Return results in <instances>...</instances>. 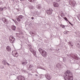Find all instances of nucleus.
I'll return each mask as SVG.
<instances>
[{
    "mask_svg": "<svg viewBox=\"0 0 80 80\" xmlns=\"http://www.w3.org/2000/svg\"><path fill=\"white\" fill-rule=\"evenodd\" d=\"M66 75L64 77L65 80H73V79L72 74L69 70H68L66 72Z\"/></svg>",
    "mask_w": 80,
    "mask_h": 80,
    "instance_id": "f257e3e1",
    "label": "nucleus"
},
{
    "mask_svg": "<svg viewBox=\"0 0 80 80\" xmlns=\"http://www.w3.org/2000/svg\"><path fill=\"white\" fill-rule=\"evenodd\" d=\"M68 32H69L66 31L64 32V34H67V33H68Z\"/></svg>",
    "mask_w": 80,
    "mask_h": 80,
    "instance_id": "6ab92c4d",
    "label": "nucleus"
},
{
    "mask_svg": "<svg viewBox=\"0 0 80 80\" xmlns=\"http://www.w3.org/2000/svg\"><path fill=\"white\" fill-rule=\"evenodd\" d=\"M38 8H39V9L40 8V6H38Z\"/></svg>",
    "mask_w": 80,
    "mask_h": 80,
    "instance_id": "cd10ccee",
    "label": "nucleus"
},
{
    "mask_svg": "<svg viewBox=\"0 0 80 80\" xmlns=\"http://www.w3.org/2000/svg\"><path fill=\"white\" fill-rule=\"evenodd\" d=\"M38 51L40 53L41 52V54L42 57L45 58L48 56V54L45 51L43 50L40 48L38 49Z\"/></svg>",
    "mask_w": 80,
    "mask_h": 80,
    "instance_id": "f03ea898",
    "label": "nucleus"
},
{
    "mask_svg": "<svg viewBox=\"0 0 80 80\" xmlns=\"http://www.w3.org/2000/svg\"><path fill=\"white\" fill-rule=\"evenodd\" d=\"M26 63H27V62L26 61L22 62V65H25V64H26Z\"/></svg>",
    "mask_w": 80,
    "mask_h": 80,
    "instance_id": "dca6fc26",
    "label": "nucleus"
},
{
    "mask_svg": "<svg viewBox=\"0 0 80 80\" xmlns=\"http://www.w3.org/2000/svg\"><path fill=\"white\" fill-rule=\"evenodd\" d=\"M2 63L4 65H6V62L5 61V60H3L2 61Z\"/></svg>",
    "mask_w": 80,
    "mask_h": 80,
    "instance_id": "f3484780",
    "label": "nucleus"
},
{
    "mask_svg": "<svg viewBox=\"0 0 80 80\" xmlns=\"http://www.w3.org/2000/svg\"><path fill=\"white\" fill-rule=\"evenodd\" d=\"M46 12L48 15H51L53 13V10L52 8H50L49 10L46 11Z\"/></svg>",
    "mask_w": 80,
    "mask_h": 80,
    "instance_id": "39448f33",
    "label": "nucleus"
},
{
    "mask_svg": "<svg viewBox=\"0 0 80 80\" xmlns=\"http://www.w3.org/2000/svg\"><path fill=\"white\" fill-rule=\"evenodd\" d=\"M17 78L18 79V80H25V78L21 75L18 76Z\"/></svg>",
    "mask_w": 80,
    "mask_h": 80,
    "instance_id": "0eeeda50",
    "label": "nucleus"
},
{
    "mask_svg": "<svg viewBox=\"0 0 80 80\" xmlns=\"http://www.w3.org/2000/svg\"><path fill=\"white\" fill-rule=\"evenodd\" d=\"M31 18L32 20H33V19H34V18H33V17H32Z\"/></svg>",
    "mask_w": 80,
    "mask_h": 80,
    "instance_id": "bb28decb",
    "label": "nucleus"
},
{
    "mask_svg": "<svg viewBox=\"0 0 80 80\" xmlns=\"http://www.w3.org/2000/svg\"><path fill=\"white\" fill-rule=\"evenodd\" d=\"M2 20L5 24H8V21L5 18H2Z\"/></svg>",
    "mask_w": 80,
    "mask_h": 80,
    "instance_id": "1a4fd4ad",
    "label": "nucleus"
},
{
    "mask_svg": "<svg viewBox=\"0 0 80 80\" xmlns=\"http://www.w3.org/2000/svg\"><path fill=\"white\" fill-rule=\"evenodd\" d=\"M6 49L8 51L10 52L11 51V48L10 47L8 46H7L6 48Z\"/></svg>",
    "mask_w": 80,
    "mask_h": 80,
    "instance_id": "4468645a",
    "label": "nucleus"
},
{
    "mask_svg": "<svg viewBox=\"0 0 80 80\" xmlns=\"http://www.w3.org/2000/svg\"><path fill=\"white\" fill-rule=\"evenodd\" d=\"M63 18H64V19H65V20H66V21H68V22H69V24H70V25H71L72 26H73V24L72 23H71V22H70V21H69L68 20V19H67V18L65 17Z\"/></svg>",
    "mask_w": 80,
    "mask_h": 80,
    "instance_id": "9b49d317",
    "label": "nucleus"
},
{
    "mask_svg": "<svg viewBox=\"0 0 80 80\" xmlns=\"http://www.w3.org/2000/svg\"><path fill=\"white\" fill-rule=\"evenodd\" d=\"M31 70H32V69H31Z\"/></svg>",
    "mask_w": 80,
    "mask_h": 80,
    "instance_id": "c756f323",
    "label": "nucleus"
},
{
    "mask_svg": "<svg viewBox=\"0 0 80 80\" xmlns=\"http://www.w3.org/2000/svg\"><path fill=\"white\" fill-rule=\"evenodd\" d=\"M24 0H21V1H24Z\"/></svg>",
    "mask_w": 80,
    "mask_h": 80,
    "instance_id": "c85d7f7f",
    "label": "nucleus"
},
{
    "mask_svg": "<svg viewBox=\"0 0 80 80\" xmlns=\"http://www.w3.org/2000/svg\"><path fill=\"white\" fill-rule=\"evenodd\" d=\"M72 58H74V59H76V60H78L79 58L77 56L75 55H74L73 56H72Z\"/></svg>",
    "mask_w": 80,
    "mask_h": 80,
    "instance_id": "ddd939ff",
    "label": "nucleus"
},
{
    "mask_svg": "<svg viewBox=\"0 0 80 80\" xmlns=\"http://www.w3.org/2000/svg\"><path fill=\"white\" fill-rule=\"evenodd\" d=\"M32 67H33V65H30L29 66V68H30H30H31Z\"/></svg>",
    "mask_w": 80,
    "mask_h": 80,
    "instance_id": "aec40b11",
    "label": "nucleus"
},
{
    "mask_svg": "<svg viewBox=\"0 0 80 80\" xmlns=\"http://www.w3.org/2000/svg\"><path fill=\"white\" fill-rule=\"evenodd\" d=\"M11 28L13 30H16V27L15 26H12Z\"/></svg>",
    "mask_w": 80,
    "mask_h": 80,
    "instance_id": "2eb2a0df",
    "label": "nucleus"
},
{
    "mask_svg": "<svg viewBox=\"0 0 80 80\" xmlns=\"http://www.w3.org/2000/svg\"><path fill=\"white\" fill-rule=\"evenodd\" d=\"M60 26L62 27V28H65V26L64 25H62V24H61L60 25Z\"/></svg>",
    "mask_w": 80,
    "mask_h": 80,
    "instance_id": "a211bd4d",
    "label": "nucleus"
},
{
    "mask_svg": "<svg viewBox=\"0 0 80 80\" xmlns=\"http://www.w3.org/2000/svg\"><path fill=\"white\" fill-rule=\"evenodd\" d=\"M32 0H28V1H29V2H32Z\"/></svg>",
    "mask_w": 80,
    "mask_h": 80,
    "instance_id": "393cba45",
    "label": "nucleus"
},
{
    "mask_svg": "<svg viewBox=\"0 0 80 80\" xmlns=\"http://www.w3.org/2000/svg\"><path fill=\"white\" fill-rule=\"evenodd\" d=\"M60 66V64L59 63H58L57 65V67H58L59 66Z\"/></svg>",
    "mask_w": 80,
    "mask_h": 80,
    "instance_id": "4be33fe9",
    "label": "nucleus"
},
{
    "mask_svg": "<svg viewBox=\"0 0 80 80\" xmlns=\"http://www.w3.org/2000/svg\"><path fill=\"white\" fill-rule=\"evenodd\" d=\"M12 55L15 57H17L18 56V53L17 52V51L15 50L12 51Z\"/></svg>",
    "mask_w": 80,
    "mask_h": 80,
    "instance_id": "20e7f679",
    "label": "nucleus"
},
{
    "mask_svg": "<svg viewBox=\"0 0 80 80\" xmlns=\"http://www.w3.org/2000/svg\"><path fill=\"white\" fill-rule=\"evenodd\" d=\"M77 45H78V47H79L80 46V44H79V43H78Z\"/></svg>",
    "mask_w": 80,
    "mask_h": 80,
    "instance_id": "b1692460",
    "label": "nucleus"
},
{
    "mask_svg": "<svg viewBox=\"0 0 80 80\" xmlns=\"http://www.w3.org/2000/svg\"><path fill=\"white\" fill-rule=\"evenodd\" d=\"M3 10V8H0V12H1V11H2V10Z\"/></svg>",
    "mask_w": 80,
    "mask_h": 80,
    "instance_id": "412c9836",
    "label": "nucleus"
},
{
    "mask_svg": "<svg viewBox=\"0 0 80 80\" xmlns=\"http://www.w3.org/2000/svg\"><path fill=\"white\" fill-rule=\"evenodd\" d=\"M60 0H56V1H57V2H60Z\"/></svg>",
    "mask_w": 80,
    "mask_h": 80,
    "instance_id": "a878e982",
    "label": "nucleus"
},
{
    "mask_svg": "<svg viewBox=\"0 0 80 80\" xmlns=\"http://www.w3.org/2000/svg\"><path fill=\"white\" fill-rule=\"evenodd\" d=\"M29 50H30L31 51V52H32V53H33V54L34 55L35 57H36V56H37V54H36V51H35L33 50V49L32 48H29Z\"/></svg>",
    "mask_w": 80,
    "mask_h": 80,
    "instance_id": "423d86ee",
    "label": "nucleus"
},
{
    "mask_svg": "<svg viewBox=\"0 0 80 80\" xmlns=\"http://www.w3.org/2000/svg\"><path fill=\"white\" fill-rule=\"evenodd\" d=\"M46 77L48 80H50L52 78V77L50 76L49 75H46Z\"/></svg>",
    "mask_w": 80,
    "mask_h": 80,
    "instance_id": "f8f14e48",
    "label": "nucleus"
},
{
    "mask_svg": "<svg viewBox=\"0 0 80 80\" xmlns=\"http://www.w3.org/2000/svg\"><path fill=\"white\" fill-rule=\"evenodd\" d=\"M53 5L55 7H59V4L57 3L54 2Z\"/></svg>",
    "mask_w": 80,
    "mask_h": 80,
    "instance_id": "9d476101",
    "label": "nucleus"
},
{
    "mask_svg": "<svg viewBox=\"0 0 80 80\" xmlns=\"http://www.w3.org/2000/svg\"><path fill=\"white\" fill-rule=\"evenodd\" d=\"M23 18V17L22 15H20L18 16V18H17L16 19L18 22H20L21 21V19H22Z\"/></svg>",
    "mask_w": 80,
    "mask_h": 80,
    "instance_id": "6e6552de",
    "label": "nucleus"
},
{
    "mask_svg": "<svg viewBox=\"0 0 80 80\" xmlns=\"http://www.w3.org/2000/svg\"><path fill=\"white\" fill-rule=\"evenodd\" d=\"M9 40L10 42L12 43H13L15 42V39L14 38V37L12 36H11L9 38Z\"/></svg>",
    "mask_w": 80,
    "mask_h": 80,
    "instance_id": "7ed1b4c3",
    "label": "nucleus"
},
{
    "mask_svg": "<svg viewBox=\"0 0 80 80\" xmlns=\"http://www.w3.org/2000/svg\"><path fill=\"white\" fill-rule=\"evenodd\" d=\"M68 44L69 45H72V44L70 42H68Z\"/></svg>",
    "mask_w": 80,
    "mask_h": 80,
    "instance_id": "5701e85b",
    "label": "nucleus"
}]
</instances>
